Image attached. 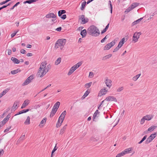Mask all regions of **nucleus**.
I'll return each instance as SVG.
<instances>
[{"label":"nucleus","instance_id":"nucleus-59","mask_svg":"<svg viewBox=\"0 0 157 157\" xmlns=\"http://www.w3.org/2000/svg\"><path fill=\"white\" fill-rule=\"evenodd\" d=\"M56 144L55 146L52 151V154H53V153L57 150V149L56 148Z\"/></svg>","mask_w":157,"mask_h":157},{"label":"nucleus","instance_id":"nucleus-8","mask_svg":"<svg viewBox=\"0 0 157 157\" xmlns=\"http://www.w3.org/2000/svg\"><path fill=\"white\" fill-rule=\"evenodd\" d=\"M105 100L108 101H114L115 102L117 101V99L115 98L113 96H109L107 97Z\"/></svg>","mask_w":157,"mask_h":157},{"label":"nucleus","instance_id":"nucleus-53","mask_svg":"<svg viewBox=\"0 0 157 157\" xmlns=\"http://www.w3.org/2000/svg\"><path fill=\"white\" fill-rule=\"evenodd\" d=\"M60 17H61V18L62 19L64 20V19H65L66 18L67 16H66V15L64 14V15H63L62 16H60Z\"/></svg>","mask_w":157,"mask_h":157},{"label":"nucleus","instance_id":"nucleus-39","mask_svg":"<svg viewBox=\"0 0 157 157\" xmlns=\"http://www.w3.org/2000/svg\"><path fill=\"white\" fill-rule=\"evenodd\" d=\"M89 92L88 90H87L85 93L84 95L82 97V99H84L89 94Z\"/></svg>","mask_w":157,"mask_h":157},{"label":"nucleus","instance_id":"nucleus-33","mask_svg":"<svg viewBox=\"0 0 157 157\" xmlns=\"http://www.w3.org/2000/svg\"><path fill=\"white\" fill-rule=\"evenodd\" d=\"M65 13L66 11L65 10H59L58 11V15L59 17H60L61 16L62 14Z\"/></svg>","mask_w":157,"mask_h":157},{"label":"nucleus","instance_id":"nucleus-20","mask_svg":"<svg viewBox=\"0 0 157 157\" xmlns=\"http://www.w3.org/2000/svg\"><path fill=\"white\" fill-rule=\"evenodd\" d=\"M112 56V55L111 54L106 55L102 57V60H105L107 59H109Z\"/></svg>","mask_w":157,"mask_h":157},{"label":"nucleus","instance_id":"nucleus-42","mask_svg":"<svg viewBox=\"0 0 157 157\" xmlns=\"http://www.w3.org/2000/svg\"><path fill=\"white\" fill-rule=\"evenodd\" d=\"M132 10V8L131 7V6L129 7L125 11L124 13H128L129 12H130L131 10Z\"/></svg>","mask_w":157,"mask_h":157},{"label":"nucleus","instance_id":"nucleus-10","mask_svg":"<svg viewBox=\"0 0 157 157\" xmlns=\"http://www.w3.org/2000/svg\"><path fill=\"white\" fill-rule=\"evenodd\" d=\"M19 104V102L17 101L14 102L13 105L12 109V111L14 112L16 109L18 108L17 105Z\"/></svg>","mask_w":157,"mask_h":157},{"label":"nucleus","instance_id":"nucleus-19","mask_svg":"<svg viewBox=\"0 0 157 157\" xmlns=\"http://www.w3.org/2000/svg\"><path fill=\"white\" fill-rule=\"evenodd\" d=\"M132 147H130L127 149H125L123 151V152L124 153V155H125L126 154L129 153L130 152V151H131L132 150Z\"/></svg>","mask_w":157,"mask_h":157},{"label":"nucleus","instance_id":"nucleus-40","mask_svg":"<svg viewBox=\"0 0 157 157\" xmlns=\"http://www.w3.org/2000/svg\"><path fill=\"white\" fill-rule=\"evenodd\" d=\"M124 155V153L123 151L118 154L116 156V157H121Z\"/></svg>","mask_w":157,"mask_h":157},{"label":"nucleus","instance_id":"nucleus-61","mask_svg":"<svg viewBox=\"0 0 157 157\" xmlns=\"http://www.w3.org/2000/svg\"><path fill=\"white\" fill-rule=\"evenodd\" d=\"M33 54L31 53H28L26 54L27 56H32Z\"/></svg>","mask_w":157,"mask_h":157},{"label":"nucleus","instance_id":"nucleus-50","mask_svg":"<svg viewBox=\"0 0 157 157\" xmlns=\"http://www.w3.org/2000/svg\"><path fill=\"white\" fill-rule=\"evenodd\" d=\"M4 150L2 149H1L0 151V156L2 155L4 153Z\"/></svg>","mask_w":157,"mask_h":157},{"label":"nucleus","instance_id":"nucleus-52","mask_svg":"<svg viewBox=\"0 0 157 157\" xmlns=\"http://www.w3.org/2000/svg\"><path fill=\"white\" fill-rule=\"evenodd\" d=\"M5 123H6L3 121L0 122V127L5 124Z\"/></svg>","mask_w":157,"mask_h":157},{"label":"nucleus","instance_id":"nucleus-51","mask_svg":"<svg viewBox=\"0 0 157 157\" xmlns=\"http://www.w3.org/2000/svg\"><path fill=\"white\" fill-rule=\"evenodd\" d=\"M33 77L32 75H30L29 77L27 79H28L31 82V80L33 79Z\"/></svg>","mask_w":157,"mask_h":157},{"label":"nucleus","instance_id":"nucleus-13","mask_svg":"<svg viewBox=\"0 0 157 157\" xmlns=\"http://www.w3.org/2000/svg\"><path fill=\"white\" fill-rule=\"evenodd\" d=\"M47 120V118L46 117H44L41 121L40 123V128H41L44 126V125L46 123Z\"/></svg>","mask_w":157,"mask_h":157},{"label":"nucleus","instance_id":"nucleus-9","mask_svg":"<svg viewBox=\"0 0 157 157\" xmlns=\"http://www.w3.org/2000/svg\"><path fill=\"white\" fill-rule=\"evenodd\" d=\"M105 82L106 86L109 88L112 86L111 80L110 79H108L107 78H106Z\"/></svg>","mask_w":157,"mask_h":157},{"label":"nucleus","instance_id":"nucleus-43","mask_svg":"<svg viewBox=\"0 0 157 157\" xmlns=\"http://www.w3.org/2000/svg\"><path fill=\"white\" fill-rule=\"evenodd\" d=\"M124 89V87L123 86L120 87L118 88L117 91V92H120L122 91Z\"/></svg>","mask_w":157,"mask_h":157},{"label":"nucleus","instance_id":"nucleus-57","mask_svg":"<svg viewBox=\"0 0 157 157\" xmlns=\"http://www.w3.org/2000/svg\"><path fill=\"white\" fill-rule=\"evenodd\" d=\"M25 52H26L25 50L24 49H22L21 51V53L22 54H25Z\"/></svg>","mask_w":157,"mask_h":157},{"label":"nucleus","instance_id":"nucleus-48","mask_svg":"<svg viewBox=\"0 0 157 157\" xmlns=\"http://www.w3.org/2000/svg\"><path fill=\"white\" fill-rule=\"evenodd\" d=\"M27 3H29V4L31 3H32L31 0H27L25 1L24 2H23L24 4H26Z\"/></svg>","mask_w":157,"mask_h":157},{"label":"nucleus","instance_id":"nucleus-28","mask_svg":"<svg viewBox=\"0 0 157 157\" xmlns=\"http://www.w3.org/2000/svg\"><path fill=\"white\" fill-rule=\"evenodd\" d=\"M157 126H152L150 128H149L148 129V130L149 131V132H151L153 131L156 128Z\"/></svg>","mask_w":157,"mask_h":157},{"label":"nucleus","instance_id":"nucleus-16","mask_svg":"<svg viewBox=\"0 0 157 157\" xmlns=\"http://www.w3.org/2000/svg\"><path fill=\"white\" fill-rule=\"evenodd\" d=\"M125 39L124 38H123L119 42L118 45L121 48L123 45V44L125 42Z\"/></svg>","mask_w":157,"mask_h":157},{"label":"nucleus","instance_id":"nucleus-47","mask_svg":"<svg viewBox=\"0 0 157 157\" xmlns=\"http://www.w3.org/2000/svg\"><path fill=\"white\" fill-rule=\"evenodd\" d=\"M121 48L119 46H117L116 48L113 50V52H115L117 51L120 48Z\"/></svg>","mask_w":157,"mask_h":157},{"label":"nucleus","instance_id":"nucleus-46","mask_svg":"<svg viewBox=\"0 0 157 157\" xmlns=\"http://www.w3.org/2000/svg\"><path fill=\"white\" fill-rule=\"evenodd\" d=\"M109 5H110V9H111L110 12H111V13H112L113 7H112V4H111V1H109Z\"/></svg>","mask_w":157,"mask_h":157},{"label":"nucleus","instance_id":"nucleus-2","mask_svg":"<svg viewBox=\"0 0 157 157\" xmlns=\"http://www.w3.org/2000/svg\"><path fill=\"white\" fill-rule=\"evenodd\" d=\"M88 32L90 35L94 36H98L100 34L99 30L94 25L90 26L88 29Z\"/></svg>","mask_w":157,"mask_h":157},{"label":"nucleus","instance_id":"nucleus-31","mask_svg":"<svg viewBox=\"0 0 157 157\" xmlns=\"http://www.w3.org/2000/svg\"><path fill=\"white\" fill-rule=\"evenodd\" d=\"M63 122L62 121H61L60 119H59L58 122L56 124V127L57 128L59 127L61 125Z\"/></svg>","mask_w":157,"mask_h":157},{"label":"nucleus","instance_id":"nucleus-34","mask_svg":"<svg viewBox=\"0 0 157 157\" xmlns=\"http://www.w3.org/2000/svg\"><path fill=\"white\" fill-rule=\"evenodd\" d=\"M141 75V74H139L136 75L135 76L133 77L132 78V79L134 81H136L139 78L140 76Z\"/></svg>","mask_w":157,"mask_h":157},{"label":"nucleus","instance_id":"nucleus-7","mask_svg":"<svg viewBox=\"0 0 157 157\" xmlns=\"http://www.w3.org/2000/svg\"><path fill=\"white\" fill-rule=\"evenodd\" d=\"M79 19L81 20V23L82 24H85L88 21V19L85 18V16L84 15H80L79 16Z\"/></svg>","mask_w":157,"mask_h":157},{"label":"nucleus","instance_id":"nucleus-23","mask_svg":"<svg viewBox=\"0 0 157 157\" xmlns=\"http://www.w3.org/2000/svg\"><path fill=\"white\" fill-rule=\"evenodd\" d=\"M86 30L84 29L81 31L80 34L82 36V37H84L86 35Z\"/></svg>","mask_w":157,"mask_h":157},{"label":"nucleus","instance_id":"nucleus-35","mask_svg":"<svg viewBox=\"0 0 157 157\" xmlns=\"http://www.w3.org/2000/svg\"><path fill=\"white\" fill-rule=\"evenodd\" d=\"M61 59L60 57L58 58L56 61L55 62V64L56 65L59 64L61 62Z\"/></svg>","mask_w":157,"mask_h":157},{"label":"nucleus","instance_id":"nucleus-21","mask_svg":"<svg viewBox=\"0 0 157 157\" xmlns=\"http://www.w3.org/2000/svg\"><path fill=\"white\" fill-rule=\"evenodd\" d=\"M99 112L98 110H97L93 115V120L94 121H96V117H98L97 115L99 113Z\"/></svg>","mask_w":157,"mask_h":157},{"label":"nucleus","instance_id":"nucleus-45","mask_svg":"<svg viewBox=\"0 0 157 157\" xmlns=\"http://www.w3.org/2000/svg\"><path fill=\"white\" fill-rule=\"evenodd\" d=\"M20 3L19 2H17L12 7L10 8V10H12L14 9L15 7L17 6Z\"/></svg>","mask_w":157,"mask_h":157},{"label":"nucleus","instance_id":"nucleus-14","mask_svg":"<svg viewBox=\"0 0 157 157\" xmlns=\"http://www.w3.org/2000/svg\"><path fill=\"white\" fill-rule=\"evenodd\" d=\"M45 17L47 18L52 17L55 18L56 17V15L53 13H49L46 15Z\"/></svg>","mask_w":157,"mask_h":157},{"label":"nucleus","instance_id":"nucleus-54","mask_svg":"<svg viewBox=\"0 0 157 157\" xmlns=\"http://www.w3.org/2000/svg\"><path fill=\"white\" fill-rule=\"evenodd\" d=\"M16 72L17 71H16V70H13V71H11V74H12L13 75H14V74H15L17 73Z\"/></svg>","mask_w":157,"mask_h":157},{"label":"nucleus","instance_id":"nucleus-37","mask_svg":"<svg viewBox=\"0 0 157 157\" xmlns=\"http://www.w3.org/2000/svg\"><path fill=\"white\" fill-rule=\"evenodd\" d=\"M82 64V63L81 62H79L76 64L73 67H74L76 69L78 67H79Z\"/></svg>","mask_w":157,"mask_h":157},{"label":"nucleus","instance_id":"nucleus-3","mask_svg":"<svg viewBox=\"0 0 157 157\" xmlns=\"http://www.w3.org/2000/svg\"><path fill=\"white\" fill-rule=\"evenodd\" d=\"M66 40L65 39H59L55 44V48L57 49L60 48L61 50L62 49L65 45Z\"/></svg>","mask_w":157,"mask_h":157},{"label":"nucleus","instance_id":"nucleus-15","mask_svg":"<svg viewBox=\"0 0 157 157\" xmlns=\"http://www.w3.org/2000/svg\"><path fill=\"white\" fill-rule=\"evenodd\" d=\"M145 119V120L147 121H150L151 120L153 117V115L152 114L144 116Z\"/></svg>","mask_w":157,"mask_h":157},{"label":"nucleus","instance_id":"nucleus-41","mask_svg":"<svg viewBox=\"0 0 157 157\" xmlns=\"http://www.w3.org/2000/svg\"><path fill=\"white\" fill-rule=\"evenodd\" d=\"M92 84V82H91L86 83L85 85V86L87 88H89L91 86Z\"/></svg>","mask_w":157,"mask_h":157},{"label":"nucleus","instance_id":"nucleus-5","mask_svg":"<svg viewBox=\"0 0 157 157\" xmlns=\"http://www.w3.org/2000/svg\"><path fill=\"white\" fill-rule=\"evenodd\" d=\"M156 133L151 134L147 139L145 142L146 144H148L151 142L153 140L156 136Z\"/></svg>","mask_w":157,"mask_h":157},{"label":"nucleus","instance_id":"nucleus-4","mask_svg":"<svg viewBox=\"0 0 157 157\" xmlns=\"http://www.w3.org/2000/svg\"><path fill=\"white\" fill-rule=\"evenodd\" d=\"M141 34V33L140 32H136L134 34L132 37V41H133L134 43L137 42L140 37V35Z\"/></svg>","mask_w":157,"mask_h":157},{"label":"nucleus","instance_id":"nucleus-38","mask_svg":"<svg viewBox=\"0 0 157 157\" xmlns=\"http://www.w3.org/2000/svg\"><path fill=\"white\" fill-rule=\"evenodd\" d=\"M86 1H84L82 3V6L81 8V10H83L85 6H86Z\"/></svg>","mask_w":157,"mask_h":157},{"label":"nucleus","instance_id":"nucleus-64","mask_svg":"<svg viewBox=\"0 0 157 157\" xmlns=\"http://www.w3.org/2000/svg\"><path fill=\"white\" fill-rule=\"evenodd\" d=\"M147 136L146 135L144 137L142 138L141 140L143 142L147 138Z\"/></svg>","mask_w":157,"mask_h":157},{"label":"nucleus","instance_id":"nucleus-63","mask_svg":"<svg viewBox=\"0 0 157 157\" xmlns=\"http://www.w3.org/2000/svg\"><path fill=\"white\" fill-rule=\"evenodd\" d=\"M147 136L146 135L144 137L142 138L141 140L143 142L147 138Z\"/></svg>","mask_w":157,"mask_h":157},{"label":"nucleus","instance_id":"nucleus-49","mask_svg":"<svg viewBox=\"0 0 157 157\" xmlns=\"http://www.w3.org/2000/svg\"><path fill=\"white\" fill-rule=\"evenodd\" d=\"M107 35H106L104 38H103L101 40V43L104 42L105 40L107 38H108V37H107Z\"/></svg>","mask_w":157,"mask_h":157},{"label":"nucleus","instance_id":"nucleus-24","mask_svg":"<svg viewBox=\"0 0 157 157\" xmlns=\"http://www.w3.org/2000/svg\"><path fill=\"white\" fill-rule=\"evenodd\" d=\"M25 135H22L17 141V143L18 144L21 142L23 140L25 139Z\"/></svg>","mask_w":157,"mask_h":157},{"label":"nucleus","instance_id":"nucleus-27","mask_svg":"<svg viewBox=\"0 0 157 157\" xmlns=\"http://www.w3.org/2000/svg\"><path fill=\"white\" fill-rule=\"evenodd\" d=\"M102 95H104L107 92V90L105 88L101 89L100 91Z\"/></svg>","mask_w":157,"mask_h":157},{"label":"nucleus","instance_id":"nucleus-36","mask_svg":"<svg viewBox=\"0 0 157 157\" xmlns=\"http://www.w3.org/2000/svg\"><path fill=\"white\" fill-rule=\"evenodd\" d=\"M31 82V81L29 80L28 79H27L25 81V82L22 84V85L24 86L28 85Z\"/></svg>","mask_w":157,"mask_h":157},{"label":"nucleus","instance_id":"nucleus-58","mask_svg":"<svg viewBox=\"0 0 157 157\" xmlns=\"http://www.w3.org/2000/svg\"><path fill=\"white\" fill-rule=\"evenodd\" d=\"M17 32H16L15 33H13L12 34H11V37H13L16 35V34H17Z\"/></svg>","mask_w":157,"mask_h":157},{"label":"nucleus","instance_id":"nucleus-25","mask_svg":"<svg viewBox=\"0 0 157 157\" xmlns=\"http://www.w3.org/2000/svg\"><path fill=\"white\" fill-rule=\"evenodd\" d=\"M60 105V102L59 101L57 102L54 105L53 108L57 110Z\"/></svg>","mask_w":157,"mask_h":157},{"label":"nucleus","instance_id":"nucleus-6","mask_svg":"<svg viewBox=\"0 0 157 157\" xmlns=\"http://www.w3.org/2000/svg\"><path fill=\"white\" fill-rule=\"evenodd\" d=\"M115 44L114 41H112L111 42L107 44L104 48V50H108L113 46Z\"/></svg>","mask_w":157,"mask_h":157},{"label":"nucleus","instance_id":"nucleus-32","mask_svg":"<svg viewBox=\"0 0 157 157\" xmlns=\"http://www.w3.org/2000/svg\"><path fill=\"white\" fill-rule=\"evenodd\" d=\"M9 89H7L4 90L1 94H0V98L3 96L7 92H8Z\"/></svg>","mask_w":157,"mask_h":157},{"label":"nucleus","instance_id":"nucleus-62","mask_svg":"<svg viewBox=\"0 0 157 157\" xmlns=\"http://www.w3.org/2000/svg\"><path fill=\"white\" fill-rule=\"evenodd\" d=\"M61 27H59L57 28L56 29V30L57 31H60L61 30Z\"/></svg>","mask_w":157,"mask_h":157},{"label":"nucleus","instance_id":"nucleus-11","mask_svg":"<svg viewBox=\"0 0 157 157\" xmlns=\"http://www.w3.org/2000/svg\"><path fill=\"white\" fill-rule=\"evenodd\" d=\"M66 114V112L65 110L63 111L59 118V119H60L61 121L63 122L65 117V116Z\"/></svg>","mask_w":157,"mask_h":157},{"label":"nucleus","instance_id":"nucleus-26","mask_svg":"<svg viewBox=\"0 0 157 157\" xmlns=\"http://www.w3.org/2000/svg\"><path fill=\"white\" fill-rule=\"evenodd\" d=\"M67 126V124H66L63 127L62 129H61L60 132V134L62 135L64 133L65 129L66 128Z\"/></svg>","mask_w":157,"mask_h":157},{"label":"nucleus","instance_id":"nucleus-17","mask_svg":"<svg viewBox=\"0 0 157 157\" xmlns=\"http://www.w3.org/2000/svg\"><path fill=\"white\" fill-rule=\"evenodd\" d=\"M11 59L15 64H18L20 63V60L14 57H12Z\"/></svg>","mask_w":157,"mask_h":157},{"label":"nucleus","instance_id":"nucleus-12","mask_svg":"<svg viewBox=\"0 0 157 157\" xmlns=\"http://www.w3.org/2000/svg\"><path fill=\"white\" fill-rule=\"evenodd\" d=\"M29 103V100H26L25 101L24 103L22 105L21 107V109L25 108L26 106H27Z\"/></svg>","mask_w":157,"mask_h":157},{"label":"nucleus","instance_id":"nucleus-29","mask_svg":"<svg viewBox=\"0 0 157 157\" xmlns=\"http://www.w3.org/2000/svg\"><path fill=\"white\" fill-rule=\"evenodd\" d=\"M30 124V118L29 116H28L24 122V124L25 125L29 124Z\"/></svg>","mask_w":157,"mask_h":157},{"label":"nucleus","instance_id":"nucleus-1","mask_svg":"<svg viewBox=\"0 0 157 157\" xmlns=\"http://www.w3.org/2000/svg\"><path fill=\"white\" fill-rule=\"evenodd\" d=\"M47 64V62L45 61L40 65V77H43L51 68V65L49 64L46 66Z\"/></svg>","mask_w":157,"mask_h":157},{"label":"nucleus","instance_id":"nucleus-22","mask_svg":"<svg viewBox=\"0 0 157 157\" xmlns=\"http://www.w3.org/2000/svg\"><path fill=\"white\" fill-rule=\"evenodd\" d=\"M76 69L74 67H72L70 69L69 71L68 72L67 75H70Z\"/></svg>","mask_w":157,"mask_h":157},{"label":"nucleus","instance_id":"nucleus-18","mask_svg":"<svg viewBox=\"0 0 157 157\" xmlns=\"http://www.w3.org/2000/svg\"><path fill=\"white\" fill-rule=\"evenodd\" d=\"M57 110L56 109H55L53 108L51 112V113L50 116V117H52L55 114Z\"/></svg>","mask_w":157,"mask_h":157},{"label":"nucleus","instance_id":"nucleus-44","mask_svg":"<svg viewBox=\"0 0 157 157\" xmlns=\"http://www.w3.org/2000/svg\"><path fill=\"white\" fill-rule=\"evenodd\" d=\"M145 120H146L145 119L144 117L141 120L140 124H143L144 123Z\"/></svg>","mask_w":157,"mask_h":157},{"label":"nucleus","instance_id":"nucleus-55","mask_svg":"<svg viewBox=\"0 0 157 157\" xmlns=\"http://www.w3.org/2000/svg\"><path fill=\"white\" fill-rule=\"evenodd\" d=\"M143 18V17H142L136 21L137 24L139 23L142 20Z\"/></svg>","mask_w":157,"mask_h":157},{"label":"nucleus","instance_id":"nucleus-56","mask_svg":"<svg viewBox=\"0 0 157 157\" xmlns=\"http://www.w3.org/2000/svg\"><path fill=\"white\" fill-rule=\"evenodd\" d=\"M8 55H10L12 53V51L10 49H8Z\"/></svg>","mask_w":157,"mask_h":157},{"label":"nucleus","instance_id":"nucleus-30","mask_svg":"<svg viewBox=\"0 0 157 157\" xmlns=\"http://www.w3.org/2000/svg\"><path fill=\"white\" fill-rule=\"evenodd\" d=\"M139 4V3L138 2L134 3L132 4L130 6L132 8V9H133L136 6H138Z\"/></svg>","mask_w":157,"mask_h":157},{"label":"nucleus","instance_id":"nucleus-60","mask_svg":"<svg viewBox=\"0 0 157 157\" xmlns=\"http://www.w3.org/2000/svg\"><path fill=\"white\" fill-rule=\"evenodd\" d=\"M89 76H90L91 77V78L93 77L94 76V74L93 72H90L89 73Z\"/></svg>","mask_w":157,"mask_h":157}]
</instances>
